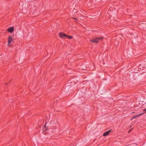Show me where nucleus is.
I'll list each match as a JSON object with an SVG mask.
<instances>
[{
    "instance_id": "f257e3e1",
    "label": "nucleus",
    "mask_w": 146,
    "mask_h": 146,
    "mask_svg": "<svg viewBox=\"0 0 146 146\" xmlns=\"http://www.w3.org/2000/svg\"><path fill=\"white\" fill-rule=\"evenodd\" d=\"M104 38V37L102 36L100 37H96L91 40L90 41L91 42L94 43H98L100 41L102 40Z\"/></svg>"
},
{
    "instance_id": "f03ea898",
    "label": "nucleus",
    "mask_w": 146,
    "mask_h": 146,
    "mask_svg": "<svg viewBox=\"0 0 146 146\" xmlns=\"http://www.w3.org/2000/svg\"><path fill=\"white\" fill-rule=\"evenodd\" d=\"M59 35L60 38L64 39L66 37L67 35L63 33H59Z\"/></svg>"
},
{
    "instance_id": "7ed1b4c3",
    "label": "nucleus",
    "mask_w": 146,
    "mask_h": 146,
    "mask_svg": "<svg viewBox=\"0 0 146 146\" xmlns=\"http://www.w3.org/2000/svg\"><path fill=\"white\" fill-rule=\"evenodd\" d=\"M14 36H10V46H11V42H13L14 39Z\"/></svg>"
},
{
    "instance_id": "20e7f679",
    "label": "nucleus",
    "mask_w": 146,
    "mask_h": 146,
    "mask_svg": "<svg viewBox=\"0 0 146 146\" xmlns=\"http://www.w3.org/2000/svg\"><path fill=\"white\" fill-rule=\"evenodd\" d=\"M143 114H144V113H140L137 115H136L133 116L132 117L131 119H133L136 118L137 117H138V116H139L141 115H143Z\"/></svg>"
},
{
    "instance_id": "39448f33",
    "label": "nucleus",
    "mask_w": 146,
    "mask_h": 146,
    "mask_svg": "<svg viewBox=\"0 0 146 146\" xmlns=\"http://www.w3.org/2000/svg\"><path fill=\"white\" fill-rule=\"evenodd\" d=\"M111 131V130H109L108 131L106 132L103 134V136H106L108 135Z\"/></svg>"
},
{
    "instance_id": "423d86ee",
    "label": "nucleus",
    "mask_w": 146,
    "mask_h": 146,
    "mask_svg": "<svg viewBox=\"0 0 146 146\" xmlns=\"http://www.w3.org/2000/svg\"><path fill=\"white\" fill-rule=\"evenodd\" d=\"M14 28L13 27H10V33H12L14 31Z\"/></svg>"
},
{
    "instance_id": "0eeeda50",
    "label": "nucleus",
    "mask_w": 146,
    "mask_h": 146,
    "mask_svg": "<svg viewBox=\"0 0 146 146\" xmlns=\"http://www.w3.org/2000/svg\"><path fill=\"white\" fill-rule=\"evenodd\" d=\"M66 37L69 39H72L73 38L72 36H66Z\"/></svg>"
},
{
    "instance_id": "6e6552de",
    "label": "nucleus",
    "mask_w": 146,
    "mask_h": 146,
    "mask_svg": "<svg viewBox=\"0 0 146 146\" xmlns=\"http://www.w3.org/2000/svg\"><path fill=\"white\" fill-rule=\"evenodd\" d=\"M143 111H144L145 112V113H146V109H144L143 110Z\"/></svg>"
},
{
    "instance_id": "1a4fd4ad",
    "label": "nucleus",
    "mask_w": 146,
    "mask_h": 146,
    "mask_svg": "<svg viewBox=\"0 0 146 146\" xmlns=\"http://www.w3.org/2000/svg\"><path fill=\"white\" fill-rule=\"evenodd\" d=\"M73 19H74V20H76V18H73Z\"/></svg>"
},
{
    "instance_id": "9d476101",
    "label": "nucleus",
    "mask_w": 146,
    "mask_h": 146,
    "mask_svg": "<svg viewBox=\"0 0 146 146\" xmlns=\"http://www.w3.org/2000/svg\"><path fill=\"white\" fill-rule=\"evenodd\" d=\"M7 30L8 31H9V28H8L7 29Z\"/></svg>"
},
{
    "instance_id": "9b49d317",
    "label": "nucleus",
    "mask_w": 146,
    "mask_h": 146,
    "mask_svg": "<svg viewBox=\"0 0 146 146\" xmlns=\"http://www.w3.org/2000/svg\"><path fill=\"white\" fill-rule=\"evenodd\" d=\"M8 45H9V40L8 41Z\"/></svg>"
},
{
    "instance_id": "f8f14e48",
    "label": "nucleus",
    "mask_w": 146,
    "mask_h": 146,
    "mask_svg": "<svg viewBox=\"0 0 146 146\" xmlns=\"http://www.w3.org/2000/svg\"><path fill=\"white\" fill-rule=\"evenodd\" d=\"M46 124H45V125H44V127L45 128V127H46Z\"/></svg>"
},
{
    "instance_id": "ddd939ff",
    "label": "nucleus",
    "mask_w": 146,
    "mask_h": 146,
    "mask_svg": "<svg viewBox=\"0 0 146 146\" xmlns=\"http://www.w3.org/2000/svg\"><path fill=\"white\" fill-rule=\"evenodd\" d=\"M131 130H129V133L130 132Z\"/></svg>"
},
{
    "instance_id": "4468645a",
    "label": "nucleus",
    "mask_w": 146,
    "mask_h": 146,
    "mask_svg": "<svg viewBox=\"0 0 146 146\" xmlns=\"http://www.w3.org/2000/svg\"><path fill=\"white\" fill-rule=\"evenodd\" d=\"M134 113V112H133L132 113Z\"/></svg>"
}]
</instances>
